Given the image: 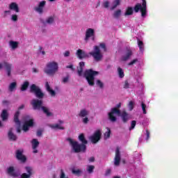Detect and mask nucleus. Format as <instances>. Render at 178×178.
I'll return each mask as SVG.
<instances>
[{"instance_id":"1","label":"nucleus","mask_w":178,"mask_h":178,"mask_svg":"<svg viewBox=\"0 0 178 178\" xmlns=\"http://www.w3.org/2000/svg\"><path fill=\"white\" fill-rule=\"evenodd\" d=\"M79 140L82 143L81 144L70 138H67V141H68L71 146L72 152H74L75 154H79V152H86L87 149V144H88V141L86 140L84 134H81L79 136Z\"/></svg>"},{"instance_id":"2","label":"nucleus","mask_w":178,"mask_h":178,"mask_svg":"<svg viewBox=\"0 0 178 178\" xmlns=\"http://www.w3.org/2000/svg\"><path fill=\"white\" fill-rule=\"evenodd\" d=\"M117 116H120L121 120L123 123H127L131 119V117L127 112L122 111L116 108H112L111 111L108 113V118L110 122L115 123L118 120Z\"/></svg>"},{"instance_id":"3","label":"nucleus","mask_w":178,"mask_h":178,"mask_svg":"<svg viewBox=\"0 0 178 178\" xmlns=\"http://www.w3.org/2000/svg\"><path fill=\"white\" fill-rule=\"evenodd\" d=\"M31 105L33 106V109L35 111H42L47 117L54 116L52 113L49 111V108L42 106V100L33 99L31 102Z\"/></svg>"},{"instance_id":"4","label":"nucleus","mask_w":178,"mask_h":178,"mask_svg":"<svg viewBox=\"0 0 178 178\" xmlns=\"http://www.w3.org/2000/svg\"><path fill=\"white\" fill-rule=\"evenodd\" d=\"M58 70H59L58 63L53 61L49 62L46 65V67L44 69V72L48 76H55Z\"/></svg>"},{"instance_id":"5","label":"nucleus","mask_w":178,"mask_h":178,"mask_svg":"<svg viewBox=\"0 0 178 178\" xmlns=\"http://www.w3.org/2000/svg\"><path fill=\"white\" fill-rule=\"evenodd\" d=\"M99 72L94 71L92 70H86L83 73V77L87 80L89 86H94V80H95V76H98Z\"/></svg>"},{"instance_id":"6","label":"nucleus","mask_w":178,"mask_h":178,"mask_svg":"<svg viewBox=\"0 0 178 178\" xmlns=\"http://www.w3.org/2000/svg\"><path fill=\"white\" fill-rule=\"evenodd\" d=\"M142 1V5L140 3H137L134 6V10L136 13H138V12L140 10L142 17H145V16H147V1H145V0Z\"/></svg>"},{"instance_id":"7","label":"nucleus","mask_w":178,"mask_h":178,"mask_svg":"<svg viewBox=\"0 0 178 178\" xmlns=\"http://www.w3.org/2000/svg\"><path fill=\"white\" fill-rule=\"evenodd\" d=\"M30 92L33 93L36 98V99H41L42 101V98H44V93L40 88V87L37 86L35 84H32L30 87Z\"/></svg>"},{"instance_id":"8","label":"nucleus","mask_w":178,"mask_h":178,"mask_svg":"<svg viewBox=\"0 0 178 178\" xmlns=\"http://www.w3.org/2000/svg\"><path fill=\"white\" fill-rule=\"evenodd\" d=\"M22 121L24 122L22 130L25 132L29 131L30 127H33L34 125V120L31 119L29 115L24 116Z\"/></svg>"},{"instance_id":"9","label":"nucleus","mask_w":178,"mask_h":178,"mask_svg":"<svg viewBox=\"0 0 178 178\" xmlns=\"http://www.w3.org/2000/svg\"><path fill=\"white\" fill-rule=\"evenodd\" d=\"M89 55L92 56L96 62H100V60H102V58H104V56L101 53V49H99V47L98 46H95L94 51L90 52Z\"/></svg>"},{"instance_id":"10","label":"nucleus","mask_w":178,"mask_h":178,"mask_svg":"<svg viewBox=\"0 0 178 178\" xmlns=\"http://www.w3.org/2000/svg\"><path fill=\"white\" fill-rule=\"evenodd\" d=\"M90 38H91L92 41H95V30L91 28L86 29L84 40L87 42Z\"/></svg>"},{"instance_id":"11","label":"nucleus","mask_w":178,"mask_h":178,"mask_svg":"<svg viewBox=\"0 0 178 178\" xmlns=\"http://www.w3.org/2000/svg\"><path fill=\"white\" fill-rule=\"evenodd\" d=\"M101 131L97 130L94 133V134L89 137V140L92 144H97V143L101 140Z\"/></svg>"},{"instance_id":"12","label":"nucleus","mask_w":178,"mask_h":178,"mask_svg":"<svg viewBox=\"0 0 178 178\" xmlns=\"http://www.w3.org/2000/svg\"><path fill=\"white\" fill-rule=\"evenodd\" d=\"M6 173L11 177H19L20 176V172L16 170L13 166L8 167L6 170Z\"/></svg>"},{"instance_id":"13","label":"nucleus","mask_w":178,"mask_h":178,"mask_svg":"<svg viewBox=\"0 0 178 178\" xmlns=\"http://www.w3.org/2000/svg\"><path fill=\"white\" fill-rule=\"evenodd\" d=\"M15 158L22 163H25L27 158L23 154V149H17L15 151Z\"/></svg>"},{"instance_id":"14","label":"nucleus","mask_w":178,"mask_h":178,"mask_svg":"<svg viewBox=\"0 0 178 178\" xmlns=\"http://www.w3.org/2000/svg\"><path fill=\"white\" fill-rule=\"evenodd\" d=\"M45 5H47V1H42L39 2L38 6L35 7V10L39 15H42L44 13V8H45Z\"/></svg>"},{"instance_id":"15","label":"nucleus","mask_w":178,"mask_h":178,"mask_svg":"<svg viewBox=\"0 0 178 178\" xmlns=\"http://www.w3.org/2000/svg\"><path fill=\"white\" fill-rule=\"evenodd\" d=\"M19 116H20V111H17L14 115V122L17 126V133H21L22 129L20 128V120H19Z\"/></svg>"},{"instance_id":"16","label":"nucleus","mask_w":178,"mask_h":178,"mask_svg":"<svg viewBox=\"0 0 178 178\" xmlns=\"http://www.w3.org/2000/svg\"><path fill=\"white\" fill-rule=\"evenodd\" d=\"M13 128H10L8 131L7 137L9 141H17V135L15 134V132H13Z\"/></svg>"},{"instance_id":"17","label":"nucleus","mask_w":178,"mask_h":178,"mask_svg":"<svg viewBox=\"0 0 178 178\" xmlns=\"http://www.w3.org/2000/svg\"><path fill=\"white\" fill-rule=\"evenodd\" d=\"M131 55H133V51H131V49H126V50L124 51V54L121 57V60H122L123 62H126V60H129Z\"/></svg>"},{"instance_id":"18","label":"nucleus","mask_w":178,"mask_h":178,"mask_svg":"<svg viewBox=\"0 0 178 178\" xmlns=\"http://www.w3.org/2000/svg\"><path fill=\"white\" fill-rule=\"evenodd\" d=\"M3 66L6 69L7 76H8V77H10V74L12 73V69L13 68V65L10 64L6 61H4L3 63Z\"/></svg>"},{"instance_id":"19","label":"nucleus","mask_w":178,"mask_h":178,"mask_svg":"<svg viewBox=\"0 0 178 178\" xmlns=\"http://www.w3.org/2000/svg\"><path fill=\"white\" fill-rule=\"evenodd\" d=\"M31 144H32L33 153L38 154V149H37V148H38L40 145V142H38V140L34 138L31 140Z\"/></svg>"},{"instance_id":"20","label":"nucleus","mask_w":178,"mask_h":178,"mask_svg":"<svg viewBox=\"0 0 178 178\" xmlns=\"http://www.w3.org/2000/svg\"><path fill=\"white\" fill-rule=\"evenodd\" d=\"M76 55L79 59H86V58H88L87 53L80 49L76 51Z\"/></svg>"},{"instance_id":"21","label":"nucleus","mask_w":178,"mask_h":178,"mask_svg":"<svg viewBox=\"0 0 178 178\" xmlns=\"http://www.w3.org/2000/svg\"><path fill=\"white\" fill-rule=\"evenodd\" d=\"M115 166H119L120 165V151L117 149L115 151V156L114 159Z\"/></svg>"},{"instance_id":"22","label":"nucleus","mask_w":178,"mask_h":178,"mask_svg":"<svg viewBox=\"0 0 178 178\" xmlns=\"http://www.w3.org/2000/svg\"><path fill=\"white\" fill-rule=\"evenodd\" d=\"M9 9L10 10H14L16 13H19L20 12V9L19 8V6L17 3L13 2L9 5Z\"/></svg>"},{"instance_id":"23","label":"nucleus","mask_w":178,"mask_h":178,"mask_svg":"<svg viewBox=\"0 0 178 178\" xmlns=\"http://www.w3.org/2000/svg\"><path fill=\"white\" fill-rule=\"evenodd\" d=\"M84 66H86V64L84 62L81 61L79 63V67L77 70V73L80 77L83 76V70H84Z\"/></svg>"},{"instance_id":"24","label":"nucleus","mask_w":178,"mask_h":178,"mask_svg":"<svg viewBox=\"0 0 178 178\" xmlns=\"http://www.w3.org/2000/svg\"><path fill=\"white\" fill-rule=\"evenodd\" d=\"M122 0H114L112 3L111 6L109 8L110 10H115L120 5Z\"/></svg>"},{"instance_id":"25","label":"nucleus","mask_w":178,"mask_h":178,"mask_svg":"<svg viewBox=\"0 0 178 178\" xmlns=\"http://www.w3.org/2000/svg\"><path fill=\"white\" fill-rule=\"evenodd\" d=\"M45 88L47 91L49 92L51 97H55V95H56V92H55V90L51 89V86H49V83L48 82H46L45 83Z\"/></svg>"},{"instance_id":"26","label":"nucleus","mask_w":178,"mask_h":178,"mask_svg":"<svg viewBox=\"0 0 178 178\" xmlns=\"http://www.w3.org/2000/svg\"><path fill=\"white\" fill-rule=\"evenodd\" d=\"M8 116H9V114L8 113V111L3 110L1 113V118L3 122H6V120H8Z\"/></svg>"},{"instance_id":"27","label":"nucleus","mask_w":178,"mask_h":178,"mask_svg":"<svg viewBox=\"0 0 178 178\" xmlns=\"http://www.w3.org/2000/svg\"><path fill=\"white\" fill-rule=\"evenodd\" d=\"M121 16H122V10L120 9H118L114 11L113 13V19H120Z\"/></svg>"},{"instance_id":"28","label":"nucleus","mask_w":178,"mask_h":178,"mask_svg":"<svg viewBox=\"0 0 178 178\" xmlns=\"http://www.w3.org/2000/svg\"><path fill=\"white\" fill-rule=\"evenodd\" d=\"M17 86V83L16 82H13L10 83L8 86V91H10V92H13V91L16 90Z\"/></svg>"},{"instance_id":"29","label":"nucleus","mask_w":178,"mask_h":178,"mask_svg":"<svg viewBox=\"0 0 178 178\" xmlns=\"http://www.w3.org/2000/svg\"><path fill=\"white\" fill-rule=\"evenodd\" d=\"M51 129H54L55 130H65V127H62V125L59 124H55L50 126Z\"/></svg>"},{"instance_id":"30","label":"nucleus","mask_w":178,"mask_h":178,"mask_svg":"<svg viewBox=\"0 0 178 178\" xmlns=\"http://www.w3.org/2000/svg\"><path fill=\"white\" fill-rule=\"evenodd\" d=\"M117 72L120 79H123V77H124V71L120 67L117 69Z\"/></svg>"},{"instance_id":"31","label":"nucleus","mask_w":178,"mask_h":178,"mask_svg":"<svg viewBox=\"0 0 178 178\" xmlns=\"http://www.w3.org/2000/svg\"><path fill=\"white\" fill-rule=\"evenodd\" d=\"M29 86H30V83H29V81H26L24 82L21 86V91H26V90L29 88Z\"/></svg>"},{"instance_id":"32","label":"nucleus","mask_w":178,"mask_h":178,"mask_svg":"<svg viewBox=\"0 0 178 178\" xmlns=\"http://www.w3.org/2000/svg\"><path fill=\"white\" fill-rule=\"evenodd\" d=\"M95 169V166L94 165H88L86 166V171L88 172V173H89V175H91V173H93Z\"/></svg>"},{"instance_id":"33","label":"nucleus","mask_w":178,"mask_h":178,"mask_svg":"<svg viewBox=\"0 0 178 178\" xmlns=\"http://www.w3.org/2000/svg\"><path fill=\"white\" fill-rule=\"evenodd\" d=\"M88 115V111L86 109L81 110L79 113L80 118H86V116Z\"/></svg>"},{"instance_id":"34","label":"nucleus","mask_w":178,"mask_h":178,"mask_svg":"<svg viewBox=\"0 0 178 178\" xmlns=\"http://www.w3.org/2000/svg\"><path fill=\"white\" fill-rule=\"evenodd\" d=\"M138 46L139 47L140 52H144V43L143 41L140 40V39H138Z\"/></svg>"},{"instance_id":"35","label":"nucleus","mask_w":178,"mask_h":178,"mask_svg":"<svg viewBox=\"0 0 178 178\" xmlns=\"http://www.w3.org/2000/svg\"><path fill=\"white\" fill-rule=\"evenodd\" d=\"M54 22H55V17L53 16L49 17L46 19V23L47 24H53Z\"/></svg>"},{"instance_id":"36","label":"nucleus","mask_w":178,"mask_h":178,"mask_svg":"<svg viewBox=\"0 0 178 178\" xmlns=\"http://www.w3.org/2000/svg\"><path fill=\"white\" fill-rule=\"evenodd\" d=\"M133 8L128 7L127 11L124 13V16H131V15H133Z\"/></svg>"},{"instance_id":"37","label":"nucleus","mask_w":178,"mask_h":178,"mask_svg":"<svg viewBox=\"0 0 178 178\" xmlns=\"http://www.w3.org/2000/svg\"><path fill=\"white\" fill-rule=\"evenodd\" d=\"M19 45V42L15 41H10V47H12L13 49H16L17 46Z\"/></svg>"},{"instance_id":"38","label":"nucleus","mask_w":178,"mask_h":178,"mask_svg":"<svg viewBox=\"0 0 178 178\" xmlns=\"http://www.w3.org/2000/svg\"><path fill=\"white\" fill-rule=\"evenodd\" d=\"M72 172L73 175H75V176H80V175H81V170L73 168Z\"/></svg>"},{"instance_id":"39","label":"nucleus","mask_w":178,"mask_h":178,"mask_svg":"<svg viewBox=\"0 0 178 178\" xmlns=\"http://www.w3.org/2000/svg\"><path fill=\"white\" fill-rule=\"evenodd\" d=\"M111 137V129L107 128V131L104 134V140H108Z\"/></svg>"},{"instance_id":"40","label":"nucleus","mask_w":178,"mask_h":178,"mask_svg":"<svg viewBox=\"0 0 178 178\" xmlns=\"http://www.w3.org/2000/svg\"><path fill=\"white\" fill-rule=\"evenodd\" d=\"M137 124V122L136 120H133L131 122V127H129V130H134V127H136V125Z\"/></svg>"},{"instance_id":"41","label":"nucleus","mask_w":178,"mask_h":178,"mask_svg":"<svg viewBox=\"0 0 178 178\" xmlns=\"http://www.w3.org/2000/svg\"><path fill=\"white\" fill-rule=\"evenodd\" d=\"M102 5L105 9H109V5H111V3L108 1H106L103 2Z\"/></svg>"},{"instance_id":"42","label":"nucleus","mask_w":178,"mask_h":178,"mask_svg":"<svg viewBox=\"0 0 178 178\" xmlns=\"http://www.w3.org/2000/svg\"><path fill=\"white\" fill-rule=\"evenodd\" d=\"M96 84L98 87H99V88H104V83H102V81H101V80L98 79L96 81Z\"/></svg>"},{"instance_id":"43","label":"nucleus","mask_w":178,"mask_h":178,"mask_svg":"<svg viewBox=\"0 0 178 178\" xmlns=\"http://www.w3.org/2000/svg\"><path fill=\"white\" fill-rule=\"evenodd\" d=\"M70 79V75H67L66 76L63 78V83L64 84H66V83H69Z\"/></svg>"},{"instance_id":"44","label":"nucleus","mask_w":178,"mask_h":178,"mask_svg":"<svg viewBox=\"0 0 178 178\" xmlns=\"http://www.w3.org/2000/svg\"><path fill=\"white\" fill-rule=\"evenodd\" d=\"M141 106H142V111L144 115H147V110H145V108H147V105H145V104L144 103H142Z\"/></svg>"},{"instance_id":"45","label":"nucleus","mask_w":178,"mask_h":178,"mask_svg":"<svg viewBox=\"0 0 178 178\" xmlns=\"http://www.w3.org/2000/svg\"><path fill=\"white\" fill-rule=\"evenodd\" d=\"M128 106H129V111H133V109H134V102H129Z\"/></svg>"},{"instance_id":"46","label":"nucleus","mask_w":178,"mask_h":178,"mask_svg":"<svg viewBox=\"0 0 178 178\" xmlns=\"http://www.w3.org/2000/svg\"><path fill=\"white\" fill-rule=\"evenodd\" d=\"M138 62V59H134L132 61H131L129 63H128L129 66H133L135 63H137Z\"/></svg>"},{"instance_id":"47","label":"nucleus","mask_w":178,"mask_h":178,"mask_svg":"<svg viewBox=\"0 0 178 178\" xmlns=\"http://www.w3.org/2000/svg\"><path fill=\"white\" fill-rule=\"evenodd\" d=\"M17 19H18L17 15H13L11 16V20L13 22H17Z\"/></svg>"},{"instance_id":"48","label":"nucleus","mask_w":178,"mask_h":178,"mask_svg":"<svg viewBox=\"0 0 178 178\" xmlns=\"http://www.w3.org/2000/svg\"><path fill=\"white\" fill-rule=\"evenodd\" d=\"M8 15H10V10H5L3 12V17H6V16H8Z\"/></svg>"},{"instance_id":"49","label":"nucleus","mask_w":178,"mask_h":178,"mask_svg":"<svg viewBox=\"0 0 178 178\" xmlns=\"http://www.w3.org/2000/svg\"><path fill=\"white\" fill-rule=\"evenodd\" d=\"M63 55H64V56H65V58H67V56H70V51H65V53L63 54Z\"/></svg>"},{"instance_id":"50","label":"nucleus","mask_w":178,"mask_h":178,"mask_svg":"<svg viewBox=\"0 0 178 178\" xmlns=\"http://www.w3.org/2000/svg\"><path fill=\"white\" fill-rule=\"evenodd\" d=\"M99 47H101V48H102L103 49H104V51H106V46L105 45L104 43H101L99 44Z\"/></svg>"},{"instance_id":"51","label":"nucleus","mask_w":178,"mask_h":178,"mask_svg":"<svg viewBox=\"0 0 178 178\" xmlns=\"http://www.w3.org/2000/svg\"><path fill=\"white\" fill-rule=\"evenodd\" d=\"M129 82L127 81H125L124 85V88H129Z\"/></svg>"},{"instance_id":"52","label":"nucleus","mask_w":178,"mask_h":178,"mask_svg":"<svg viewBox=\"0 0 178 178\" xmlns=\"http://www.w3.org/2000/svg\"><path fill=\"white\" fill-rule=\"evenodd\" d=\"M146 136H147L146 140L148 141V140H149V131L146 130Z\"/></svg>"},{"instance_id":"53","label":"nucleus","mask_w":178,"mask_h":178,"mask_svg":"<svg viewBox=\"0 0 178 178\" xmlns=\"http://www.w3.org/2000/svg\"><path fill=\"white\" fill-rule=\"evenodd\" d=\"M42 135V131L41 130H38L37 131V136L38 137H41V136Z\"/></svg>"},{"instance_id":"54","label":"nucleus","mask_w":178,"mask_h":178,"mask_svg":"<svg viewBox=\"0 0 178 178\" xmlns=\"http://www.w3.org/2000/svg\"><path fill=\"white\" fill-rule=\"evenodd\" d=\"M83 123H85V124H87V123H88V118L86 117L85 118H83Z\"/></svg>"},{"instance_id":"55","label":"nucleus","mask_w":178,"mask_h":178,"mask_svg":"<svg viewBox=\"0 0 178 178\" xmlns=\"http://www.w3.org/2000/svg\"><path fill=\"white\" fill-rule=\"evenodd\" d=\"M94 161H95V158H94V156L90 157L88 159L89 162H94Z\"/></svg>"},{"instance_id":"56","label":"nucleus","mask_w":178,"mask_h":178,"mask_svg":"<svg viewBox=\"0 0 178 178\" xmlns=\"http://www.w3.org/2000/svg\"><path fill=\"white\" fill-rule=\"evenodd\" d=\"M120 106H122V103L118 104L116 105V106L114 107V108H115L116 109H119V108H120Z\"/></svg>"},{"instance_id":"57","label":"nucleus","mask_w":178,"mask_h":178,"mask_svg":"<svg viewBox=\"0 0 178 178\" xmlns=\"http://www.w3.org/2000/svg\"><path fill=\"white\" fill-rule=\"evenodd\" d=\"M3 105H8V104H9V102L7 100H3Z\"/></svg>"},{"instance_id":"58","label":"nucleus","mask_w":178,"mask_h":178,"mask_svg":"<svg viewBox=\"0 0 178 178\" xmlns=\"http://www.w3.org/2000/svg\"><path fill=\"white\" fill-rule=\"evenodd\" d=\"M24 104H22V105H21L19 108H18V109L20 111V110H22V109H24Z\"/></svg>"},{"instance_id":"59","label":"nucleus","mask_w":178,"mask_h":178,"mask_svg":"<svg viewBox=\"0 0 178 178\" xmlns=\"http://www.w3.org/2000/svg\"><path fill=\"white\" fill-rule=\"evenodd\" d=\"M67 69H72L73 70V65H67Z\"/></svg>"},{"instance_id":"60","label":"nucleus","mask_w":178,"mask_h":178,"mask_svg":"<svg viewBox=\"0 0 178 178\" xmlns=\"http://www.w3.org/2000/svg\"><path fill=\"white\" fill-rule=\"evenodd\" d=\"M111 174V170H108L106 172V176H108V175H110Z\"/></svg>"},{"instance_id":"61","label":"nucleus","mask_w":178,"mask_h":178,"mask_svg":"<svg viewBox=\"0 0 178 178\" xmlns=\"http://www.w3.org/2000/svg\"><path fill=\"white\" fill-rule=\"evenodd\" d=\"M33 73H38V70L35 68H33Z\"/></svg>"},{"instance_id":"62","label":"nucleus","mask_w":178,"mask_h":178,"mask_svg":"<svg viewBox=\"0 0 178 178\" xmlns=\"http://www.w3.org/2000/svg\"><path fill=\"white\" fill-rule=\"evenodd\" d=\"M0 127H3V124H2V121H0Z\"/></svg>"},{"instance_id":"63","label":"nucleus","mask_w":178,"mask_h":178,"mask_svg":"<svg viewBox=\"0 0 178 178\" xmlns=\"http://www.w3.org/2000/svg\"><path fill=\"white\" fill-rule=\"evenodd\" d=\"M41 54H42V55H45V51H41Z\"/></svg>"},{"instance_id":"64","label":"nucleus","mask_w":178,"mask_h":178,"mask_svg":"<svg viewBox=\"0 0 178 178\" xmlns=\"http://www.w3.org/2000/svg\"><path fill=\"white\" fill-rule=\"evenodd\" d=\"M113 178H120V177L116 176V177H114Z\"/></svg>"}]
</instances>
